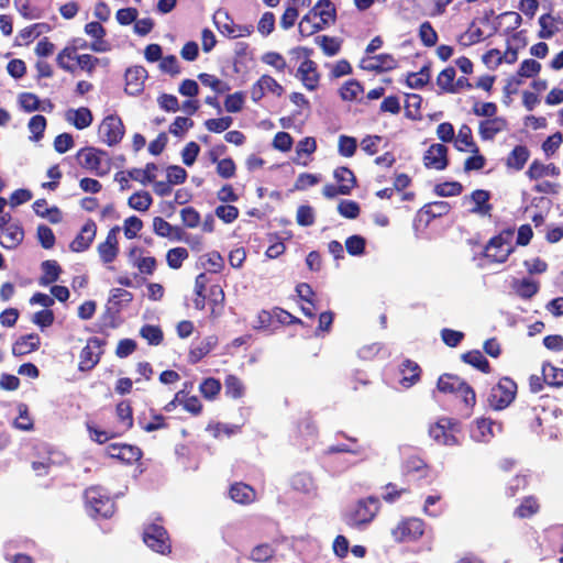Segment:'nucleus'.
<instances>
[{
  "instance_id": "1",
  "label": "nucleus",
  "mask_w": 563,
  "mask_h": 563,
  "mask_svg": "<svg viewBox=\"0 0 563 563\" xmlns=\"http://www.w3.org/2000/svg\"><path fill=\"white\" fill-rule=\"evenodd\" d=\"M379 510V500L374 497L358 500L345 515V522L352 528L361 529L373 521Z\"/></svg>"
},
{
  "instance_id": "2",
  "label": "nucleus",
  "mask_w": 563,
  "mask_h": 563,
  "mask_svg": "<svg viewBox=\"0 0 563 563\" xmlns=\"http://www.w3.org/2000/svg\"><path fill=\"white\" fill-rule=\"evenodd\" d=\"M514 234L512 230H505L499 235L493 238L485 249L486 257L496 263L506 262L514 251Z\"/></svg>"
},
{
  "instance_id": "3",
  "label": "nucleus",
  "mask_w": 563,
  "mask_h": 563,
  "mask_svg": "<svg viewBox=\"0 0 563 563\" xmlns=\"http://www.w3.org/2000/svg\"><path fill=\"white\" fill-rule=\"evenodd\" d=\"M79 164L97 176H104L110 170V162L106 152L93 147L80 150L77 154Z\"/></svg>"
},
{
  "instance_id": "4",
  "label": "nucleus",
  "mask_w": 563,
  "mask_h": 563,
  "mask_svg": "<svg viewBox=\"0 0 563 563\" xmlns=\"http://www.w3.org/2000/svg\"><path fill=\"white\" fill-rule=\"evenodd\" d=\"M85 501L87 510L91 516L100 515L101 517L108 518L114 511L113 503L101 487L95 486L86 489Z\"/></svg>"
},
{
  "instance_id": "5",
  "label": "nucleus",
  "mask_w": 563,
  "mask_h": 563,
  "mask_svg": "<svg viewBox=\"0 0 563 563\" xmlns=\"http://www.w3.org/2000/svg\"><path fill=\"white\" fill-rule=\"evenodd\" d=\"M517 393L516 383L508 378H501L498 384L492 388L489 395V405L495 410H501L508 407L515 399Z\"/></svg>"
},
{
  "instance_id": "6",
  "label": "nucleus",
  "mask_w": 563,
  "mask_h": 563,
  "mask_svg": "<svg viewBox=\"0 0 563 563\" xmlns=\"http://www.w3.org/2000/svg\"><path fill=\"white\" fill-rule=\"evenodd\" d=\"M424 532V523L418 518H408L391 529V537L396 542H411L419 539Z\"/></svg>"
},
{
  "instance_id": "7",
  "label": "nucleus",
  "mask_w": 563,
  "mask_h": 563,
  "mask_svg": "<svg viewBox=\"0 0 563 563\" xmlns=\"http://www.w3.org/2000/svg\"><path fill=\"white\" fill-rule=\"evenodd\" d=\"M124 135V126L121 119L111 114L106 117L99 125V136L109 146L118 144Z\"/></svg>"
},
{
  "instance_id": "8",
  "label": "nucleus",
  "mask_w": 563,
  "mask_h": 563,
  "mask_svg": "<svg viewBox=\"0 0 563 563\" xmlns=\"http://www.w3.org/2000/svg\"><path fill=\"white\" fill-rule=\"evenodd\" d=\"M143 540L148 548L157 553L167 554L170 552L167 531L162 526L154 523L146 527L143 533Z\"/></svg>"
},
{
  "instance_id": "9",
  "label": "nucleus",
  "mask_w": 563,
  "mask_h": 563,
  "mask_svg": "<svg viewBox=\"0 0 563 563\" xmlns=\"http://www.w3.org/2000/svg\"><path fill=\"white\" fill-rule=\"evenodd\" d=\"M490 192L476 189L471 195L463 197V205L470 206L468 211L479 217H490L493 206L489 203Z\"/></svg>"
},
{
  "instance_id": "10",
  "label": "nucleus",
  "mask_w": 563,
  "mask_h": 563,
  "mask_svg": "<svg viewBox=\"0 0 563 563\" xmlns=\"http://www.w3.org/2000/svg\"><path fill=\"white\" fill-rule=\"evenodd\" d=\"M430 437L439 444L455 445L454 424L450 419L442 418L429 429Z\"/></svg>"
},
{
  "instance_id": "11",
  "label": "nucleus",
  "mask_w": 563,
  "mask_h": 563,
  "mask_svg": "<svg viewBox=\"0 0 563 563\" xmlns=\"http://www.w3.org/2000/svg\"><path fill=\"white\" fill-rule=\"evenodd\" d=\"M147 71L142 66H134L125 71L124 91L130 96H137L144 89Z\"/></svg>"
},
{
  "instance_id": "12",
  "label": "nucleus",
  "mask_w": 563,
  "mask_h": 563,
  "mask_svg": "<svg viewBox=\"0 0 563 563\" xmlns=\"http://www.w3.org/2000/svg\"><path fill=\"white\" fill-rule=\"evenodd\" d=\"M360 66L369 71H388L397 67V60L389 54H379L362 58Z\"/></svg>"
},
{
  "instance_id": "13",
  "label": "nucleus",
  "mask_w": 563,
  "mask_h": 563,
  "mask_svg": "<svg viewBox=\"0 0 563 563\" xmlns=\"http://www.w3.org/2000/svg\"><path fill=\"white\" fill-rule=\"evenodd\" d=\"M426 167L442 170L448 165V148L443 144H432L423 156Z\"/></svg>"
},
{
  "instance_id": "14",
  "label": "nucleus",
  "mask_w": 563,
  "mask_h": 563,
  "mask_svg": "<svg viewBox=\"0 0 563 563\" xmlns=\"http://www.w3.org/2000/svg\"><path fill=\"white\" fill-rule=\"evenodd\" d=\"M119 227L112 228L106 238V241L98 245V253L101 261L106 264L113 262L119 253L118 233Z\"/></svg>"
},
{
  "instance_id": "15",
  "label": "nucleus",
  "mask_w": 563,
  "mask_h": 563,
  "mask_svg": "<svg viewBox=\"0 0 563 563\" xmlns=\"http://www.w3.org/2000/svg\"><path fill=\"white\" fill-rule=\"evenodd\" d=\"M508 129V122L505 118L493 117L479 122L478 133L485 141L493 140L498 133Z\"/></svg>"
},
{
  "instance_id": "16",
  "label": "nucleus",
  "mask_w": 563,
  "mask_h": 563,
  "mask_svg": "<svg viewBox=\"0 0 563 563\" xmlns=\"http://www.w3.org/2000/svg\"><path fill=\"white\" fill-rule=\"evenodd\" d=\"M107 454L125 463L136 462L142 456V452L137 446L129 444H111L107 448Z\"/></svg>"
},
{
  "instance_id": "17",
  "label": "nucleus",
  "mask_w": 563,
  "mask_h": 563,
  "mask_svg": "<svg viewBox=\"0 0 563 563\" xmlns=\"http://www.w3.org/2000/svg\"><path fill=\"white\" fill-rule=\"evenodd\" d=\"M85 33L92 37L95 41L89 45V48L97 53H104L110 49V45L103 40L106 34L104 27L99 22H89L85 26Z\"/></svg>"
},
{
  "instance_id": "18",
  "label": "nucleus",
  "mask_w": 563,
  "mask_h": 563,
  "mask_svg": "<svg viewBox=\"0 0 563 563\" xmlns=\"http://www.w3.org/2000/svg\"><path fill=\"white\" fill-rule=\"evenodd\" d=\"M97 232V225L93 221L87 222L80 230L79 234L70 243L74 252H82L87 250L93 241Z\"/></svg>"
},
{
  "instance_id": "19",
  "label": "nucleus",
  "mask_w": 563,
  "mask_h": 563,
  "mask_svg": "<svg viewBox=\"0 0 563 563\" xmlns=\"http://www.w3.org/2000/svg\"><path fill=\"white\" fill-rule=\"evenodd\" d=\"M297 77L307 89L313 90L319 81L316 64L310 59H305L297 70Z\"/></svg>"
},
{
  "instance_id": "20",
  "label": "nucleus",
  "mask_w": 563,
  "mask_h": 563,
  "mask_svg": "<svg viewBox=\"0 0 563 563\" xmlns=\"http://www.w3.org/2000/svg\"><path fill=\"white\" fill-rule=\"evenodd\" d=\"M99 357L100 346L98 342L96 340L88 342V344L80 352V371L91 369L99 362Z\"/></svg>"
},
{
  "instance_id": "21",
  "label": "nucleus",
  "mask_w": 563,
  "mask_h": 563,
  "mask_svg": "<svg viewBox=\"0 0 563 563\" xmlns=\"http://www.w3.org/2000/svg\"><path fill=\"white\" fill-rule=\"evenodd\" d=\"M24 238V232L18 224H10L1 232L0 244L4 249H15Z\"/></svg>"
},
{
  "instance_id": "22",
  "label": "nucleus",
  "mask_w": 563,
  "mask_h": 563,
  "mask_svg": "<svg viewBox=\"0 0 563 563\" xmlns=\"http://www.w3.org/2000/svg\"><path fill=\"white\" fill-rule=\"evenodd\" d=\"M310 12L314 13L316 19H319L321 21L320 23L324 24L325 27L334 22L335 8L329 0H320L313 5Z\"/></svg>"
},
{
  "instance_id": "23",
  "label": "nucleus",
  "mask_w": 563,
  "mask_h": 563,
  "mask_svg": "<svg viewBox=\"0 0 563 563\" xmlns=\"http://www.w3.org/2000/svg\"><path fill=\"white\" fill-rule=\"evenodd\" d=\"M40 336L35 333L21 336L12 346V353L14 355H26L33 351H36L40 346Z\"/></svg>"
},
{
  "instance_id": "24",
  "label": "nucleus",
  "mask_w": 563,
  "mask_h": 563,
  "mask_svg": "<svg viewBox=\"0 0 563 563\" xmlns=\"http://www.w3.org/2000/svg\"><path fill=\"white\" fill-rule=\"evenodd\" d=\"M497 427L489 419H479L472 430V438L477 442H488L494 437V428Z\"/></svg>"
},
{
  "instance_id": "25",
  "label": "nucleus",
  "mask_w": 563,
  "mask_h": 563,
  "mask_svg": "<svg viewBox=\"0 0 563 563\" xmlns=\"http://www.w3.org/2000/svg\"><path fill=\"white\" fill-rule=\"evenodd\" d=\"M66 120L71 122L77 129L82 130L91 124L92 114L88 108L71 109L67 111Z\"/></svg>"
},
{
  "instance_id": "26",
  "label": "nucleus",
  "mask_w": 563,
  "mask_h": 563,
  "mask_svg": "<svg viewBox=\"0 0 563 563\" xmlns=\"http://www.w3.org/2000/svg\"><path fill=\"white\" fill-rule=\"evenodd\" d=\"M401 373V379L400 384L405 388L411 387L413 384H416L419 380L420 377V368L417 363L406 360L400 368Z\"/></svg>"
},
{
  "instance_id": "27",
  "label": "nucleus",
  "mask_w": 563,
  "mask_h": 563,
  "mask_svg": "<svg viewBox=\"0 0 563 563\" xmlns=\"http://www.w3.org/2000/svg\"><path fill=\"white\" fill-rule=\"evenodd\" d=\"M527 175L530 179H540L544 176H558L560 175V169L554 164L544 165L534 161L529 166Z\"/></svg>"
},
{
  "instance_id": "28",
  "label": "nucleus",
  "mask_w": 563,
  "mask_h": 563,
  "mask_svg": "<svg viewBox=\"0 0 563 563\" xmlns=\"http://www.w3.org/2000/svg\"><path fill=\"white\" fill-rule=\"evenodd\" d=\"M321 21L316 19V14L310 11L303 15L299 22L298 30L302 36H310L325 29L324 24L320 23Z\"/></svg>"
},
{
  "instance_id": "29",
  "label": "nucleus",
  "mask_w": 563,
  "mask_h": 563,
  "mask_svg": "<svg viewBox=\"0 0 563 563\" xmlns=\"http://www.w3.org/2000/svg\"><path fill=\"white\" fill-rule=\"evenodd\" d=\"M455 146L459 151L471 150L473 153H478V147L473 141L472 130L468 125L463 124L457 132L455 139Z\"/></svg>"
},
{
  "instance_id": "30",
  "label": "nucleus",
  "mask_w": 563,
  "mask_h": 563,
  "mask_svg": "<svg viewBox=\"0 0 563 563\" xmlns=\"http://www.w3.org/2000/svg\"><path fill=\"white\" fill-rule=\"evenodd\" d=\"M230 497L239 504H250L255 499V492L246 484H234L230 489Z\"/></svg>"
},
{
  "instance_id": "31",
  "label": "nucleus",
  "mask_w": 563,
  "mask_h": 563,
  "mask_svg": "<svg viewBox=\"0 0 563 563\" xmlns=\"http://www.w3.org/2000/svg\"><path fill=\"white\" fill-rule=\"evenodd\" d=\"M157 169L154 163H148L145 168H133L129 170V176L131 179L141 183L142 185H146L148 183L154 181L155 179V170Z\"/></svg>"
},
{
  "instance_id": "32",
  "label": "nucleus",
  "mask_w": 563,
  "mask_h": 563,
  "mask_svg": "<svg viewBox=\"0 0 563 563\" xmlns=\"http://www.w3.org/2000/svg\"><path fill=\"white\" fill-rule=\"evenodd\" d=\"M455 69L453 67H448L443 69L437 78V85L444 92L455 93L457 89L454 85L455 78Z\"/></svg>"
},
{
  "instance_id": "33",
  "label": "nucleus",
  "mask_w": 563,
  "mask_h": 563,
  "mask_svg": "<svg viewBox=\"0 0 563 563\" xmlns=\"http://www.w3.org/2000/svg\"><path fill=\"white\" fill-rule=\"evenodd\" d=\"M529 158V151L527 147L516 146L507 158V166L516 170H520Z\"/></svg>"
},
{
  "instance_id": "34",
  "label": "nucleus",
  "mask_w": 563,
  "mask_h": 563,
  "mask_svg": "<svg viewBox=\"0 0 563 563\" xmlns=\"http://www.w3.org/2000/svg\"><path fill=\"white\" fill-rule=\"evenodd\" d=\"M152 202L153 199L151 195L144 190L133 194L128 200V205L130 208L141 212L147 211L152 206Z\"/></svg>"
},
{
  "instance_id": "35",
  "label": "nucleus",
  "mask_w": 563,
  "mask_h": 563,
  "mask_svg": "<svg viewBox=\"0 0 563 563\" xmlns=\"http://www.w3.org/2000/svg\"><path fill=\"white\" fill-rule=\"evenodd\" d=\"M43 275L40 279L41 285H49L56 282L60 274V267L55 261H45L42 263Z\"/></svg>"
},
{
  "instance_id": "36",
  "label": "nucleus",
  "mask_w": 563,
  "mask_h": 563,
  "mask_svg": "<svg viewBox=\"0 0 563 563\" xmlns=\"http://www.w3.org/2000/svg\"><path fill=\"white\" fill-rule=\"evenodd\" d=\"M217 344V338L216 336H208L199 345L191 349L189 352V358L192 363H197L200 361L205 355H207Z\"/></svg>"
},
{
  "instance_id": "37",
  "label": "nucleus",
  "mask_w": 563,
  "mask_h": 563,
  "mask_svg": "<svg viewBox=\"0 0 563 563\" xmlns=\"http://www.w3.org/2000/svg\"><path fill=\"white\" fill-rule=\"evenodd\" d=\"M540 31L538 36L540 38H551L556 32V21L551 14H543L539 18Z\"/></svg>"
},
{
  "instance_id": "38",
  "label": "nucleus",
  "mask_w": 563,
  "mask_h": 563,
  "mask_svg": "<svg viewBox=\"0 0 563 563\" xmlns=\"http://www.w3.org/2000/svg\"><path fill=\"white\" fill-rule=\"evenodd\" d=\"M27 129L31 133L30 139L35 142L40 141L46 129V119L41 114L33 115L29 121Z\"/></svg>"
},
{
  "instance_id": "39",
  "label": "nucleus",
  "mask_w": 563,
  "mask_h": 563,
  "mask_svg": "<svg viewBox=\"0 0 563 563\" xmlns=\"http://www.w3.org/2000/svg\"><path fill=\"white\" fill-rule=\"evenodd\" d=\"M214 23L217 24L218 26V30L233 38L236 34H234V29H236V24H234V22L230 19V16L228 15V13L225 12H218L216 15H214Z\"/></svg>"
},
{
  "instance_id": "40",
  "label": "nucleus",
  "mask_w": 563,
  "mask_h": 563,
  "mask_svg": "<svg viewBox=\"0 0 563 563\" xmlns=\"http://www.w3.org/2000/svg\"><path fill=\"white\" fill-rule=\"evenodd\" d=\"M291 487L298 492L309 494L314 489V484L309 474L298 473L291 478Z\"/></svg>"
},
{
  "instance_id": "41",
  "label": "nucleus",
  "mask_w": 563,
  "mask_h": 563,
  "mask_svg": "<svg viewBox=\"0 0 563 563\" xmlns=\"http://www.w3.org/2000/svg\"><path fill=\"white\" fill-rule=\"evenodd\" d=\"M317 148V143L313 137H305L300 140L296 146L297 157L294 159L296 164L306 166L307 162H301L302 155H311Z\"/></svg>"
},
{
  "instance_id": "42",
  "label": "nucleus",
  "mask_w": 563,
  "mask_h": 563,
  "mask_svg": "<svg viewBox=\"0 0 563 563\" xmlns=\"http://www.w3.org/2000/svg\"><path fill=\"white\" fill-rule=\"evenodd\" d=\"M463 380L457 376L443 375L438 380V388L442 393H455L457 394L461 389Z\"/></svg>"
},
{
  "instance_id": "43",
  "label": "nucleus",
  "mask_w": 563,
  "mask_h": 563,
  "mask_svg": "<svg viewBox=\"0 0 563 563\" xmlns=\"http://www.w3.org/2000/svg\"><path fill=\"white\" fill-rule=\"evenodd\" d=\"M76 48L75 47H65L58 55H57V64L58 66L69 73L75 71V65L71 63L73 60H76Z\"/></svg>"
},
{
  "instance_id": "44",
  "label": "nucleus",
  "mask_w": 563,
  "mask_h": 563,
  "mask_svg": "<svg viewBox=\"0 0 563 563\" xmlns=\"http://www.w3.org/2000/svg\"><path fill=\"white\" fill-rule=\"evenodd\" d=\"M404 470L407 474H415L418 478L427 476L426 463L417 456L409 457L404 465Z\"/></svg>"
},
{
  "instance_id": "45",
  "label": "nucleus",
  "mask_w": 563,
  "mask_h": 563,
  "mask_svg": "<svg viewBox=\"0 0 563 563\" xmlns=\"http://www.w3.org/2000/svg\"><path fill=\"white\" fill-rule=\"evenodd\" d=\"M225 394L231 398H241L244 395V385L240 378L229 375L224 382Z\"/></svg>"
},
{
  "instance_id": "46",
  "label": "nucleus",
  "mask_w": 563,
  "mask_h": 563,
  "mask_svg": "<svg viewBox=\"0 0 563 563\" xmlns=\"http://www.w3.org/2000/svg\"><path fill=\"white\" fill-rule=\"evenodd\" d=\"M515 288L517 294L522 298H531L539 290V285L537 282L531 279H521L515 283Z\"/></svg>"
},
{
  "instance_id": "47",
  "label": "nucleus",
  "mask_w": 563,
  "mask_h": 563,
  "mask_svg": "<svg viewBox=\"0 0 563 563\" xmlns=\"http://www.w3.org/2000/svg\"><path fill=\"white\" fill-rule=\"evenodd\" d=\"M363 93V88L360 82L350 80L345 82L341 89L340 95L343 100L353 101L356 100Z\"/></svg>"
},
{
  "instance_id": "48",
  "label": "nucleus",
  "mask_w": 563,
  "mask_h": 563,
  "mask_svg": "<svg viewBox=\"0 0 563 563\" xmlns=\"http://www.w3.org/2000/svg\"><path fill=\"white\" fill-rule=\"evenodd\" d=\"M188 257V252L184 247H175L167 252L166 261L170 268L178 269L183 262Z\"/></svg>"
},
{
  "instance_id": "49",
  "label": "nucleus",
  "mask_w": 563,
  "mask_h": 563,
  "mask_svg": "<svg viewBox=\"0 0 563 563\" xmlns=\"http://www.w3.org/2000/svg\"><path fill=\"white\" fill-rule=\"evenodd\" d=\"M199 390L207 399H214L221 390V384L216 378H206L199 386Z\"/></svg>"
},
{
  "instance_id": "50",
  "label": "nucleus",
  "mask_w": 563,
  "mask_h": 563,
  "mask_svg": "<svg viewBox=\"0 0 563 563\" xmlns=\"http://www.w3.org/2000/svg\"><path fill=\"white\" fill-rule=\"evenodd\" d=\"M419 37L423 45L431 47L438 42V34L430 22H423L419 27Z\"/></svg>"
},
{
  "instance_id": "51",
  "label": "nucleus",
  "mask_w": 563,
  "mask_h": 563,
  "mask_svg": "<svg viewBox=\"0 0 563 563\" xmlns=\"http://www.w3.org/2000/svg\"><path fill=\"white\" fill-rule=\"evenodd\" d=\"M463 361L467 364H471L472 366L483 371H488V362L485 358V356L479 351H472L468 353L463 354L462 356Z\"/></svg>"
},
{
  "instance_id": "52",
  "label": "nucleus",
  "mask_w": 563,
  "mask_h": 563,
  "mask_svg": "<svg viewBox=\"0 0 563 563\" xmlns=\"http://www.w3.org/2000/svg\"><path fill=\"white\" fill-rule=\"evenodd\" d=\"M334 178L340 184L339 186H346L349 188V194L353 189L355 185V176L354 174L346 167H339L334 170Z\"/></svg>"
},
{
  "instance_id": "53",
  "label": "nucleus",
  "mask_w": 563,
  "mask_h": 563,
  "mask_svg": "<svg viewBox=\"0 0 563 563\" xmlns=\"http://www.w3.org/2000/svg\"><path fill=\"white\" fill-rule=\"evenodd\" d=\"M143 222L140 218L132 216L124 220L123 231L126 239H134L137 233L142 230Z\"/></svg>"
},
{
  "instance_id": "54",
  "label": "nucleus",
  "mask_w": 563,
  "mask_h": 563,
  "mask_svg": "<svg viewBox=\"0 0 563 563\" xmlns=\"http://www.w3.org/2000/svg\"><path fill=\"white\" fill-rule=\"evenodd\" d=\"M541 70V64L536 59H525L517 71L518 76L530 78L538 75Z\"/></svg>"
},
{
  "instance_id": "55",
  "label": "nucleus",
  "mask_w": 563,
  "mask_h": 563,
  "mask_svg": "<svg viewBox=\"0 0 563 563\" xmlns=\"http://www.w3.org/2000/svg\"><path fill=\"white\" fill-rule=\"evenodd\" d=\"M316 42L321 46L328 56H334L340 49V42L335 37L318 36Z\"/></svg>"
},
{
  "instance_id": "56",
  "label": "nucleus",
  "mask_w": 563,
  "mask_h": 563,
  "mask_svg": "<svg viewBox=\"0 0 563 563\" xmlns=\"http://www.w3.org/2000/svg\"><path fill=\"white\" fill-rule=\"evenodd\" d=\"M199 79L202 85L210 87L213 91H216L218 93H222V92L229 90V86L225 82L218 79L213 75L200 74Z\"/></svg>"
},
{
  "instance_id": "57",
  "label": "nucleus",
  "mask_w": 563,
  "mask_h": 563,
  "mask_svg": "<svg viewBox=\"0 0 563 563\" xmlns=\"http://www.w3.org/2000/svg\"><path fill=\"white\" fill-rule=\"evenodd\" d=\"M19 104L26 112H34L40 109V99L31 92H23L19 96Z\"/></svg>"
},
{
  "instance_id": "58",
  "label": "nucleus",
  "mask_w": 563,
  "mask_h": 563,
  "mask_svg": "<svg viewBox=\"0 0 563 563\" xmlns=\"http://www.w3.org/2000/svg\"><path fill=\"white\" fill-rule=\"evenodd\" d=\"M233 123V120L231 117H223L219 119H209L205 122V125L208 131L214 132V133H221L225 130H228Z\"/></svg>"
},
{
  "instance_id": "59",
  "label": "nucleus",
  "mask_w": 563,
  "mask_h": 563,
  "mask_svg": "<svg viewBox=\"0 0 563 563\" xmlns=\"http://www.w3.org/2000/svg\"><path fill=\"white\" fill-rule=\"evenodd\" d=\"M356 140L352 136L341 135L339 137V153L344 157H351L356 151Z\"/></svg>"
},
{
  "instance_id": "60",
  "label": "nucleus",
  "mask_w": 563,
  "mask_h": 563,
  "mask_svg": "<svg viewBox=\"0 0 563 563\" xmlns=\"http://www.w3.org/2000/svg\"><path fill=\"white\" fill-rule=\"evenodd\" d=\"M180 218L187 228H197L200 223V214L192 207H187L180 210Z\"/></svg>"
},
{
  "instance_id": "61",
  "label": "nucleus",
  "mask_w": 563,
  "mask_h": 563,
  "mask_svg": "<svg viewBox=\"0 0 563 563\" xmlns=\"http://www.w3.org/2000/svg\"><path fill=\"white\" fill-rule=\"evenodd\" d=\"M539 510V504L533 497L526 498L522 504L517 508L516 515L520 518H526L534 515Z\"/></svg>"
},
{
  "instance_id": "62",
  "label": "nucleus",
  "mask_w": 563,
  "mask_h": 563,
  "mask_svg": "<svg viewBox=\"0 0 563 563\" xmlns=\"http://www.w3.org/2000/svg\"><path fill=\"white\" fill-rule=\"evenodd\" d=\"M543 376L550 385H563V368H556L551 365L543 367Z\"/></svg>"
},
{
  "instance_id": "63",
  "label": "nucleus",
  "mask_w": 563,
  "mask_h": 563,
  "mask_svg": "<svg viewBox=\"0 0 563 563\" xmlns=\"http://www.w3.org/2000/svg\"><path fill=\"white\" fill-rule=\"evenodd\" d=\"M216 216L225 223H231L238 218L239 210L231 205H221L216 208Z\"/></svg>"
},
{
  "instance_id": "64",
  "label": "nucleus",
  "mask_w": 563,
  "mask_h": 563,
  "mask_svg": "<svg viewBox=\"0 0 563 563\" xmlns=\"http://www.w3.org/2000/svg\"><path fill=\"white\" fill-rule=\"evenodd\" d=\"M339 213L347 219H355L360 213V206L352 200H343L338 206Z\"/></svg>"
}]
</instances>
